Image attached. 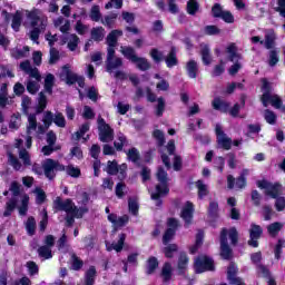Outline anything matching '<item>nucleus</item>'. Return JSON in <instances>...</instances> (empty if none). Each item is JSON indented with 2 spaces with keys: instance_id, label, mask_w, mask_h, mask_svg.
Segmentation results:
<instances>
[{
  "instance_id": "obj_1",
  "label": "nucleus",
  "mask_w": 285,
  "mask_h": 285,
  "mask_svg": "<svg viewBox=\"0 0 285 285\" xmlns=\"http://www.w3.org/2000/svg\"><path fill=\"white\" fill-rule=\"evenodd\" d=\"M55 116L50 111H46L42 117V124H37V116H28V126H27V148L32 147V137H39V135H45L46 130L52 126Z\"/></svg>"
},
{
  "instance_id": "obj_2",
  "label": "nucleus",
  "mask_w": 285,
  "mask_h": 285,
  "mask_svg": "<svg viewBox=\"0 0 285 285\" xmlns=\"http://www.w3.org/2000/svg\"><path fill=\"white\" fill-rule=\"evenodd\" d=\"M26 14L33 28L30 31L29 37L35 43H39V35L48 28V17L41 16L39 10L26 11Z\"/></svg>"
},
{
  "instance_id": "obj_3",
  "label": "nucleus",
  "mask_w": 285,
  "mask_h": 285,
  "mask_svg": "<svg viewBox=\"0 0 285 285\" xmlns=\"http://www.w3.org/2000/svg\"><path fill=\"white\" fill-rule=\"evenodd\" d=\"M20 70L26 72V75H29L31 78L27 81L28 92H30V95H37V92H39V81H41V73H39V69L32 67V65L26 60L20 63Z\"/></svg>"
},
{
  "instance_id": "obj_4",
  "label": "nucleus",
  "mask_w": 285,
  "mask_h": 285,
  "mask_svg": "<svg viewBox=\"0 0 285 285\" xmlns=\"http://www.w3.org/2000/svg\"><path fill=\"white\" fill-rule=\"evenodd\" d=\"M55 210H63L67 215H71L72 217H83L85 213H88L87 207L77 208L75 203L70 199L62 200L60 197H57L53 202Z\"/></svg>"
},
{
  "instance_id": "obj_5",
  "label": "nucleus",
  "mask_w": 285,
  "mask_h": 285,
  "mask_svg": "<svg viewBox=\"0 0 285 285\" xmlns=\"http://www.w3.org/2000/svg\"><path fill=\"white\" fill-rule=\"evenodd\" d=\"M227 237H229L232 244L235 246V244H237V229L233 227L229 232L227 229H223L220 233V255L223 259H230L233 256V250L228 246Z\"/></svg>"
},
{
  "instance_id": "obj_6",
  "label": "nucleus",
  "mask_w": 285,
  "mask_h": 285,
  "mask_svg": "<svg viewBox=\"0 0 285 285\" xmlns=\"http://www.w3.org/2000/svg\"><path fill=\"white\" fill-rule=\"evenodd\" d=\"M156 177L159 184L156 185L155 191L151 193V199L157 202V206H161V200H159V197H166V195L169 193L168 174L166 170H164V168H158Z\"/></svg>"
},
{
  "instance_id": "obj_7",
  "label": "nucleus",
  "mask_w": 285,
  "mask_h": 285,
  "mask_svg": "<svg viewBox=\"0 0 285 285\" xmlns=\"http://www.w3.org/2000/svg\"><path fill=\"white\" fill-rule=\"evenodd\" d=\"M256 185L258 186V188H261V190H265V195L272 197L273 199H276L279 193H282V185L272 184L271 181L265 179L258 180Z\"/></svg>"
},
{
  "instance_id": "obj_8",
  "label": "nucleus",
  "mask_w": 285,
  "mask_h": 285,
  "mask_svg": "<svg viewBox=\"0 0 285 285\" xmlns=\"http://www.w3.org/2000/svg\"><path fill=\"white\" fill-rule=\"evenodd\" d=\"M194 268L196 273H206V271H215V263L213 258L200 255L195 259Z\"/></svg>"
},
{
  "instance_id": "obj_9",
  "label": "nucleus",
  "mask_w": 285,
  "mask_h": 285,
  "mask_svg": "<svg viewBox=\"0 0 285 285\" xmlns=\"http://www.w3.org/2000/svg\"><path fill=\"white\" fill-rule=\"evenodd\" d=\"M98 131H99V139L104 144H108V141H112L114 131L110 128V125L106 124L104 118H98Z\"/></svg>"
},
{
  "instance_id": "obj_10",
  "label": "nucleus",
  "mask_w": 285,
  "mask_h": 285,
  "mask_svg": "<svg viewBox=\"0 0 285 285\" xmlns=\"http://www.w3.org/2000/svg\"><path fill=\"white\" fill-rule=\"evenodd\" d=\"M43 173L47 179H55V170H66V167L59 161L53 159H47L42 164Z\"/></svg>"
},
{
  "instance_id": "obj_11",
  "label": "nucleus",
  "mask_w": 285,
  "mask_h": 285,
  "mask_svg": "<svg viewBox=\"0 0 285 285\" xmlns=\"http://www.w3.org/2000/svg\"><path fill=\"white\" fill-rule=\"evenodd\" d=\"M262 104L265 108H268V106H273V108L279 110V108H282L283 102L279 96L271 92H264L262 96Z\"/></svg>"
},
{
  "instance_id": "obj_12",
  "label": "nucleus",
  "mask_w": 285,
  "mask_h": 285,
  "mask_svg": "<svg viewBox=\"0 0 285 285\" xmlns=\"http://www.w3.org/2000/svg\"><path fill=\"white\" fill-rule=\"evenodd\" d=\"M121 66H124V61L121 58L115 57V50L107 49V72H112V70H117Z\"/></svg>"
},
{
  "instance_id": "obj_13",
  "label": "nucleus",
  "mask_w": 285,
  "mask_h": 285,
  "mask_svg": "<svg viewBox=\"0 0 285 285\" xmlns=\"http://www.w3.org/2000/svg\"><path fill=\"white\" fill-rule=\"evenodd\" d=\"M215 130L218 146H220V148H224L225 150H230V146H233V140L228 136H226V134L222 129V126L216 125Z\"/></svg>"
},
{
  "instance_id": "obj_14",
  "label": "nucleus",
  "mask_w": 285,
  "mask_h": 285,
  "mask_svg": "<svg viewBox=\"0 0 285 285\" xmlns=\"http://www.w3.org/2000/svg\"><path fill=\"white\" fill-rule=\"evenodd\" d=\"M79 75L72 72L70 70V67L67 65L62 67L61 72H60V79L61 81H65L67 86H72L73 83H77Z\"/></svg>"
},
{
  "instance_id": "obj_15",
  "label": "nucleus",
  "mask_w": 285,
  "mask_h": 285,
  "mask_svg": "<svg viewBox=\"0 0 285 285\" xmlns=\"http://www.w3.org/2000/svg\"><path fill=\"white\" fill-rule=\"evenodd\" d=\"M168 229L166 230L165 235L163 236V244H168L173 237H175V230H177L178 222L175 218L168 219Z\"/></svg>"
},
{
  "instance_id": "obj_16",
  "label": "nucleus",
  "mask_w": 285,
  "mask_h": 285,
  "mask_svg": "<svg viewBox=\"0 0 285 285\" xmlns=\"http://www.w3.org/2000/svg\"><path fill=\"white\" fill-rule=\"evenodd\" d=\"M262 227L258 225H252V228L249 229V246H253V248H257L259 246V243L257 242V239H259V237H262Z\"/></svg>"
},
{
  "instance_id": "obj_17",
  "label": "nucleus",
  "mask_w": 285,
  "mask_h": 285,
  "mask_svg": "<svg viewBox=\"0 0 285 285\" xmlns=\"http://www.w3.org/2000/svg\"><path fill=\"white\" fill-rule=\"evenodd\" d=\"M237 275V265L235 263H232L227 268V279L229 283L234 285H246L244 282H242V278L236 277Z\"/></svg>"
},
{
  "instance_id": "obj_18",
  "label": "nucleus",
  "mask_w": 285,
  "mask_h": 285,
  "mask_svg": "<svg viewBox=\"0 0 285 285\" xmlns=\"http://www.w3.org/2000/svg\"><path fill=\"white\" fill-rule=\"evenodd\" d=\"M193 213H195V207L193 203L187 202L180 214V217L184 219L185 224H190V222H193Z\"/></svg>"
},
{
  "instance_id": "obj_19",
  "label": "nucleus",
  "mask_w": 285,
  "mask_h": 285,
  "mask_svg": "<svg viewBox=\"0 0 285 285\" xmlns=\"http://www.w3.org/2000/svg\"><path fill=\"white\" fill-rule=\"evenodd\" d=\"M227 188H229V190H233V188H238V189L246 188V178H242L239 176L235 181V177H233V175H228Z\"/></svg>"
},
{
  "instance_id": "obj_20",
  "label": "nucleus",
  "mask_w": 285,
  "mask_h": 285,
  "mask_svg": "<svg viewBox=\"0 0 285 285\" xmlns=\"http://www.w3.org/2000/svg\"><path fill=\"white\" fill-rule=\"evenodd\" d=\"M107 219L114 224V228H121V226H126V224H128V216L126 215L118 217L117 214H109Z\"/></svg>"
},
{
  "instance_id": "obj_21",
  "label": "nucleus",
  "mask_w": 285,
  "mask_h": 285,
  "mask_svg": "<svg viewBox=\"0 0 285 285\" xmlns=\"http://www.w3.org/2000/svg\"><path fill=\"white\" fill-rule=\"evenodd\" d=\"M62 43H68L69 50L75 52L77 46H79V37H77V35H66L62 39Z\"/></svg>"
},
{
  "instance_id": "obj_22",
  "label": "nucleus",
  "mask_w": 285,
  "mask_h": 285,
  "mask_svg": "<svg viewBox=\"0 0 285 285\" xmlns=\"http://www.w3.org/2000/svg\"><path fill=\"white\" fill-rule=\"evenodd\" d=\"M122 32L119 30H114L107 36V50H115V47L117 46V39L121 37Z\"/></svg>"
},
{
  "instance_id": "obj_23",
  "label": "nucleus",
  "mask_w": 285,
  "mask_h": 285,
  "mask_svg": "<svg viewBox=\"0 0 285 285\" xmlns=\"http://www.w3.org/2000/svg\"><path fill=\"white\" fill-rule=\"evenodd\" d=\"M53 24L56 28H59L60 32L66 35L68 30H70V21L66 20L63 17H59L56 20H53Z\"/></svg>"
},
{
  "instance_id": "obj_24",
  "label": "nucleus",
  "mask_w": 285,
  "mask_h": 285,
  "mask_svg": "<svg viewBox=\"0 0 285 285\" xmlns=\"http://www.w3.org/2000/svg\"><path fill=\"white\" fill-rule=\"evenodd\" d=\"M124 242H126V234H120L117 243L106 244L107 250H116V253H121L124 249Z\"/></svg>"
},
{
  "instance_id": "obj_25",
  "label": "nucleus",
  "mask_w": 285,
  "mask_h": 285,
  "mask_svg": "<svg viewBox=\"0 0 285 285\" xmlns=\"http://www.w3.org/2000/svg\"><path fill=\"white\" fill-rule=\"evenodd\" d=\"M275 39H277V37L275 36V31L273 30L266 31L263 46H265L267 50H271V48L275 47Z\"/></svg>"
},
{
  "instance_id": "obj_26",
  "label": "nucleus",
  "mask_w": 285,
  "mask_h": 285,
  "mask_svg": "<svg viewBox=\"0 0 285 285\" xmlns=\"http://www.w3.org/2000/svg\"><path fill=\"white\" fill-rule=\"evenodd\" d=\"M131 63H135L138 70L146 71L150 69V62L148 61V59L141 58L139 56H137Z\"/></svg>"
},
{
  "instance_id": "obj_27",
  "label": "nucleus",
  "mask_w": 285,
  "mask_h": 285,
  "mask_svg": "<svg viewBox=\"0 0 285 285\" xmlns=\"http://www.w3.org/2000/svg\"><path fill=\"white\" fill-rule=\"evenodd\" d=\"M212 106L214 110H220V112H228V108L230 105L219 98H215L212 102Z\"/></svg>"
},
{
  "instance_id": "obj_28",
  "label": "nucleus",
  "mask_w": 285,
  "mask_h": 285,
  "mask_svg": "<svg viewBox=\"0 0 285 285\" xmlns=\"http://www.w3.org/2000/svg\"><path fill=\"white\" fill-rule=\"evenodd\" d=\"M186 70L190 79H196L197 72H199V67L197 66V62L195 60H190L189 62H187Z\"/></svg>"
},
{
  "instance_id": "obj_29",
  "label": "nucleus",
  "mask_w": 285,
  "mask_h": 285,
  "mask_svg": "<svg viewBox=\"0 0 285 285\" xmlns=\"http://www.w3.org/2000/svg\"><path fill=\"white\" fill-rule=\"evenodd\" d=\"M195 187L198 190V198L204 199V197L208 196V185L204 180H197Z\"/></svg>"
},
{
  "instance_id": "obj_30",
  "label": "nucleus",
  "mask_w": 285,
  "mask_h": 285,
  "mask_svg": "<svg viewBox=\"0 0 285 285\" xmlns=\"http://www.w3.org/2000/svg\"><path fill=\"white\" fill-rule=\"evenodd\" d=\"M104 37H106V30L102 27L91 29V39L94 41H104Z\"/></svg>"
},
{
  "instance_id": "obj_31",
  "label": "nucleus",
  "mask_w": 285,
  "mask_h": 285,
  "mask_svg": "<svg viewBox=\"0 0 285 285\" xmlns=\"http://www.w3.org/2000/svg\"><path fill=\"white\" fill-rule=\"evenodd\" d=\"M30 202V197L28 195L20 196V205L18 206L19 215H26L28 213V203Z\"/></svg>"
},
{
  "instance_id": "obj_32",
  "label": "nucleus",
  "mask_w": 285,
  "mask_h": 285,
  "mask_svg": "<svg viewBox=\"0 0 285 285\" xmlns=\"http://www.w3.org/2000/svg\"><path fill=\"white\" fill-rule=\"evenodd\" d=\"M186 268H188V256L186 254H180L178 258L179 275H184V273H186Z\"/></svg>"
},
{
  "instance_id": "obj_33",
  "label": "nucleus",
  "mask_w": 285,
  "mask_h": 285,
  "mask_svg": "<svg viewBox=\"0 0 285 285\" xmlns=\"http://www.w3.org/2000/svg\"><path fill=\"white\" fill-rule=\"evenodd\" d=\"M159 266V261H157V257L151 256L147 261V275H153L155 271H157Z\"/></svg>"
},
{
  "instance_id": "obj_34",
  "label": "nucleus",
  "mask_w": 285,
  "mask_h": 285,
  "mask_svg": "<svg viewBox=\"0 0 285 285\" xmlns=\"http://www.w3.org/2000/svg\"><path fill=\"white\" fill-rule=\"evenodd\" d=\"M114 145L116 150H124V146H128V139L124 134H118Z\"/></svg>"
},
{
  "instance_id": "obj_35",
  "label": "nucleus",
  "mask_w": 285,
  "mask_h": 285,
  "mask_svg": "<svg viewBox=\"0 0 285 285\" xmlns=\"http://www.w3.org/2000/svg\"><path fill=\"white\" fill-rule=\"evenodd\" d=\"M165 61L167 63V68L177 66V50H175V48H171V51L166 57Z\"/></svg>"
},
{
  "instance_id": "obj_36",
  "label": "nucleus",
  "mask_w": 285,
  "mask_h": 285,
  "mask_svg": "<svg viewBox=\"0 0 285 285\" xmlns=\"http://www.w3.org/2000/svg\"><path fill=\"white\" fill-rule=\"evenodd\" d=\"M22 17H23V13H22L21 11H17V12L13 14L11 28H12L16 32H19V28H21Z\"/></svg>"
},
{
  "instance_id": "obj_37",
  "label": "nucleus",
  "mask_w": 285,
  "mask_h": 285,
  "mask_svg": "<svg viewBox=\"0 0 285 285\" xmlns=\"http://www.w3.org/2000/svg\"><path fill=\"white\" fill-rule=\"evenodd\" d=\"M202 244H204V232L199 230L196 235V244L193 247H190L189 253L191 255H195V253H197Z\"/></svg>"
},
{
  "instance_id": "obj_38",
  "label": "nucleus",
  "mask_w": 285,
  "mask_h": 285,
  "mask_svg": "<svg viewBox=\"0 0 285 285\" xmlns=\"http://www.w3.org/2000/svg\"><path fill=\"white\" fill-rule=\"evenodd\" d=\"M96 275H97V269H95L94 266L89 267L85 276V279H86L85 285H95Z\"/></svg>"
},
{
  "instance_id": "obj_39",
  "label": "nucleus",
  "mask_w": 285,
  "mask_h": 285,
  "mask_svg": "<svg viewBox=\"0 0 285 285\" xmlns=\"http://www.w3.org/2000/svg\"><path fill=\"white\" fill-rule=\"evenodd\" d=\"M284 228V224L282 223H273L267 227V232L272 237H275L279 234V230Z\"/></svg>"
},
{
  "instance_id": "obj_40",
  "label": "nucleus",
  "mask_w": 285,
  "mask_h": 285,
  "mask_svg": "<svg viewBox=\"0 0 285 285\" xmlns=\"http://www.w3.org/2000/svg\"><path fill=\"white\" fill-rule=\"evenodd\" d=\"M29 52L30 48L23 47L22 49H13L11 56L14 57V59H23V57H28Z\"/></svg>"
},
{
  "instance_id": "obj_41",
  "label": "nucleus",
  "mask_w": 285,
  "mask_h": 285,
  "mask_svg": "<svg viewBox=\"0 0 285 285\" xmlns=\"http://www.w3.org/2000/svg\"><path fill=\"white\" fill-rule=\"evenodd\" d=\"M277 63H279V51L271 50L268 53V66L273 68L277 66Z\"/></svg>"
},
{
  "instance_id": "obj_42",
  "label": "nucleus",
  "mask_w": 285,
  "mask_h": 285,
  "mask_svg": "<svg viewBox=\"0 0 285 285\" xmlns=\"http://www.w3.org/2000/svg\"><path fill=\"white\" fill-rule=\"evenodd\" d=\"M121 52H122L124 57H126V59H129V61H131V63L135 61V59L137 57L135 49H132L130 47H121Z\"/></svg>"
},
{
  "instance_id": "obj_43",
  "label": "nucleus",
  "mask_w": 285,
  "mask_h": 285,
  "mask_svg": "<svg viewBox=\"0 0 285 285\" xmlns=\"http://www.w3.org/2000/svg\"><path fill=\"white\" fill-rule=\"evenodd\" d=\"M161 275L165 282H169L170 277H173V265L170 263L164 264Z\"/></svg>"
},
{
  "instance_id": "obj_44",
  "label": "nucleus",
  "mask_w": 285,
  "mask_h": 285,
  "mask_svg": "<svg viewBox=\"0 0 285 285\" xmlns=\"http://www.w3.org/2000/svg\"><path fill=\"white\" fill-rule=\"evenodd\" d=\"M52 86H55V76L52 73H48L45 78V90L52 94Z\"/></svg>"
},
{
  "instance_id": "obj_45",
  "label": "nucleus",
  "mask_w": 285,
  "mask_h": 285,
  "mask_svg": "<svg viewBox=\"0 0 285 285\" xmlns=\"http://www.w3.org/2000/svg\"><path fill=\"white\" fill-rule=\"evenodd\" d=\"M46 106H48V99L46 98V95H43V92H40L38 97L37 112H43V110H46Z\"/></svg>"
},
{
  "instance_id": "obj_46",
  "label": "nucleus",
  "mask_w": 285,
  "mask_h": 285,
  "mask_svg": "<svg viewBox=\"0 0 285 285\" xmlns=\"http://www.w3.org/2000/svg\"><path fill=\"white\" fill-rule=\"evenodd\" d=\"M63 170H66L67 175H69V177H81V169H79L78 167H75L73 165H68Z\"/></svg>"
},
{
  "instance_id": "obj_47",
  "label": "nucleus",
  "mask_w": 285,
  "mask_h": 285,
  "mask_svg": "<svg viewBox=\"0 0 285 285\" xmlns=\"http://www.w3.org/2000/svg\"><path fill=\"white\" fill-rule=\"evenodd\" d=\"M202 58L205 66H210L213 58H210V49L208 46H204L202 49Z\"/></svg>"
},
{
  "instance_id": "obj_48",
  "label": "nucleus",
  "mask_w": 285,
  "mask_h": 285,
  "mask_svg": "<svg viewBox=\"0 0 285 285\" xmlns=\"http://www.w3.org/2000/svg\"><path fill=\"white\" fill-rule=\"evenodd\" d=\"M38 254L40 257H43L45 259H51L52 257V249L49 246H41L38 249Z\"/></svg>"
},
{
  "instance_id": "obj_49",
  "label": "nucleus",
  "mask_w": 285,
  "mask_h": 285,
  "mask_svg": "<svg viewBox=\"0 0 285 285\" xmlns=\"http://www.w3.org/2000/svg\"><path fill=\"white\" fill-rule=\"evenodd\" d=\"M264 118L267 124H271V126H275V124H277V115H275V112H273L268 109L265 110Z\"/></svg>"
},
{
  "instance_id": "obj_50",
  "label": "nucleus",
  "mask_w": 285,
  "mask_h": 285,
  "mask_svg": "<svg viewBox=\"0 0 285 285\" xmlns=\"http://www.w3.org/2000/svg\"><path fill=\"white\" fill-rule=\"evenodd\" d=\"M17 208V199L12 198L7 203L6 210L3 213V217H10L12 215V212Z\"/></svg>"
},
{
  "instance_id": "obj_51",
  "label": "nucleus",
  "mask_w": 285,
  "mask_h": 285,
  "mask_svg": "<svg viewBox=\"0 0 285 285\" xmlns=\"http://www.w3.org/2000/svg\"><path fill=\"white\" fill-rule=\"evenodd\" d=\"M127 157L129 161H132L134 164H137V161H139V150L135 147H132L131 149L128 150L127 153Z\"/></svg>"
},
{
  "instance_id": "obj_52",
  "label": "nucleus",
  "mask_w": 285,
  "mask_h": 285,
  "mask_svg": "<svg viewBox=\"0 0 285 285\" xmlns=\"http://www.w3.org/2000/svg\"><path fill=\"white\" fill-rule=\"evenodd\" d=\"M37 228V222L35 220V217H29L26 223V229L29 235H35V230Z\"/></svg>"
},
{
  "instance_id": "obj_53",
  "label": "nucleus",
  "mask_w": 285,
  "mask_h": 285,
  "mask_svg": "<svg viewBox=\"0 0 285 285\" xmlns=\"http://www.w3.org/2000/svg\"><path fill=\"white\" fill-rule=\"evenodd\" d=\"M19 126H21V116L13 115L9 122L10 130H18Z\"/></svg>"
},
{
  "instance_id": "obj_54",
  "label": "nucleus",
  "mask_w": 285,
  "mask_h": 285,
  "mask_svg": "<svg viewBox=\"0 0 285 285\" xmlns=\"http://www.w3.org/2000/svg\"><path fill=\"white\" fill-rule=\"evenodd\" d=\"M53 124L59 128H66V117H63V114L57 112L53 117Z\"/></svg>"
},
{
  "instance_id": "obj_55",
  "label": "nucleus",
  "mask_w": 285,
  "mask_h": 285,
  "mask_svg": "<svg viewBox=\"0 0 285 285\" xmlns=\"http://www.w3.org/2000/svg\"><path fill=\"white\" fill-rule=\"evenodd\" d=\"M198 10H199V3H197V0H189L187 2L188 14H196Z\"/></svg>"
},
{
  "instance_id": "obj_56",
  "label": "nucleus",
  "mask_w": 285,
  "mask_h": 285,
  "mask_svg": "<svg viewBox=\"0 0 285 285\" xmlns=\"http://www.w3.org/2000/svg\"><path fill=\"white\" fill-rule=\"evenodd\" d=\"M22 110L26 115L30 111V108H32V100L28 96L22 97V102H21Z\"/></svg>"
},
{
  "instance_id": "obj_57",
  "label": "nucleus",
  "mask_w": 285,
  "mask_h": 285,
  "mask_svg": "<svg viewBox=\"0 0 285 285\" xmlns=\"http://www.w3.org/2000/svg\"><path fill=\"white\" fill-rule=\"evenodd\" d=\"M227 52L229 55L230 61H237V59H239V55H237V47L235 45H229L227 47Z\"/></svg>"
},
{
  "instance_id": "obj_58",
  "label": "nucleus",
  "mask_w": 285,
  "mask_h": 285,
  "mask_svg": "<svg viewBox=\"0 0 285 285\" xmlns=\"http://www.w3.org/2000/svg\"><path fill=\"white\" fill-rule=\"evenodd\" d=\"M177 250V245L176 244H171L167 247L164 248V254L165 257H167L168 259L175 257V252Z\"/></svg>"
},
{
  "instance_id": "obj_59",
  "label": "nucleus",
  "mask_w": 285,
  "mask_h": 285,
  "mask_svg": "<svg viewBox=\"0 0 285 285\" xmlns=\"http://www.w3.org/2000/svg\"><path fill=\"white\" fill-rule=\"evenodd\" d=\"M129 213L132 215L139 213V203L137 202V198L129 199Z\"/></svg>"
},
{
  "instance_id": "obj_60",
  "label": "nucleus",
  "mask_w": 285,
  "mask_h": 285,
  "mask_svg": "<svg viewBox=\"0 0 285 285\" xmlns=\"http://www.w3.org/2000/svg\"><path fill=\"white\" fill-rule=\"evenodd\" d=\"M90 19L91 21H99V19H101V11L99 10V6H94L91 8Z\"/></svg>"
},
{
  "instance_id": "obj_61",
  "label": "nucleus",
  "mask_w": 285,
  "mask_h": 285,
  "mask_svg": "<svg viewBox=\"0 0 285 285\" xmlns=\"http://www.w3.org/2000/svg\"><path fill=\"white\" fill-rule=\"evenodd\" d=\"M19 158L22 159L24 166H30L32 163L30 161V154L26 149L19 150Z\"/></svg>"
},
{
  "instance_id": "obj_62",
  "label": "nucleus",
  "mask_w": 285,
  "mask_h": 285,
  "mask_svg": "<svg viewBox=\"0 0 285 285\" xmlns=\"http://www.w3.org/2000/svg\"><path fill=\"white\" fill-rule=\"evenodd\" d=\"M33 193L36 194L37 204H43V202H46V191L45 190H42L41 188H36L33 190Z\"/></svg>"
},
{
  "instance_id": "obj_63",
  "label": "nucleus",
  "mask_w": 285,
  "mask_h": 285,
  "mask_svg": "<svg viewBox=\"0 0 285 285\" xmlns=\"http://www.w3.org/2000/svg\"><path fill=\"white\" fill-rule=\"evenodd\" d=\"M8 157H9V163L14 168V170H21L22 165L19 161V159H17V157H14L12 154H9Z\"/></svg>"
},
{
  "instance_id": "obj_64",
  "label": "nucleus",
  "mask_w": 285,
  "mask_h": 285,
  "mask_svg": "<svg viewBox=\"0 0 285 285\" xmlns=\"http://www.w3.org/2000/svg\"><path fill=\"white\" fill-rule=\"evenodd\" d=\"M119 166L117 165V161H108L107 163V173L108 175H117Z\"/></svg>"
}]
</instances>
